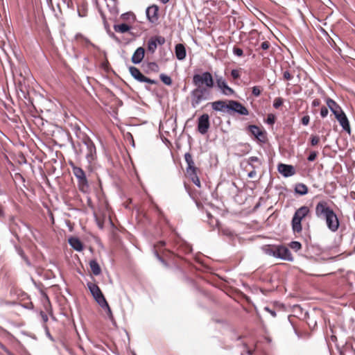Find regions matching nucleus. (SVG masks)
Returning <instances> with one entry per match:
<instances>
[{"mask_svg": "<svg viewBox=\"0 0 355 355\" xmlns=\"http://www.w3.org/2000/svg\"><path fill=\"white\" fill-rule=\"evenodd\" d=\"M264 309H265L267 312H268V313H270V314L273 318L276 317L277 314H276V312H275L274 310L270 309L269 307H268V306H266V307L264 308Z\"/></svg>", "mask_w": 355, "mask_h": 355, "instance_id": "nucleus-48", "label": "nucleus"}, {"mask_svg": "<svg viewBox=\"0 0 355 355\" xmlns=\"http://www.w3.org/2000/svg\"><path fill=\"white\" fill-rule=\"evenodd\" d=\"M75 39L78 42H83L85 44L89 43V40L80 33L76 34L75 36Z\"/></svg>", "mask_w": 355, "mask_h": 355, "instance_id": "nucleus-31", "label": "nucleus"}, {"mask_svg": "<svg viewBox=\"0 0 355 355\" xmlns=\"http://www.w3.org/2000/svg\"><path fill=\"white\" fill-rule=\"evenodd\" d=\"M231 76L234 79H238L240 78V72L237 69H232L231 71Z\"/></svg>", "mask_w": 355, "mask_h": 355, "instance_id": "nucleus-40", "label": "nucleus"}, {"mask_svg": "<svg viewBox=\"0 0 355 355\" xmlns=\"http://www.w3.org/2000/svg\"><path fill=\"white\" fill-rule=\"evenodd\" d=\"M254 162H257L259 164V166L261 165V162L260 161V159L257 157L252 156V157H250L248 158V164L250 166H251V167L252 168H256V166H254V164H253Z\"/></svg>", "mask_w": 355, "mask_h": 355, "instance_id": "nucleus-29", "label": "nucleus"}, {"mask_svg": "<svg viewBox=\"0 0 355 355\" xmlns=\"http://www.w3.org/2000/svg\"><path fill=\"white\" fill-rule=\"evenodd\" d=\"M233 52L234 53V55L239 56V57H241L243 55V51L240 48H236V47H234V49H233Z\"/></svg>", "mask_w": 355, "mask_h": 355, "instance_id": "nucleus-39", "label": "nucleus"}, {"mask_svg": "<svg viewBox=\"0 0 355 355\" xmlns=\"http://www.w3.org/2000/svg\"><path fill=\"white\" fill-rule=\"evenodd\" d=\"M100 306L104 309L108 316V318L111 320H114V317H113V314H112V310L107 303V301H105V304H102V305H100Z\"/></svg>", "mask_w": 355, "mask_h": 355, "instance_id": "nucleus-28", "label": "nucleus"}, {"mask_svg": "<svg viewBox=\"0 0 355 355\" xmlns=\"http://www.w3.org/2000/svg\"><path fill=\"white\" fill-rule=\"evenodd\" d=\"M320 141V138L317 135H312L311 137V144L312 146L317 145Z\"/></svg>", "mask_w": 355, "mask_h": 355, "instance_id": "nucleus-37", "label": "nucleus"}, {"mask_svg": "<svg viewBox=\"0 0 355 355\" xmlns=\"http://www.w3.org/2000/svg\"><path fill=\"white\" fill-rule=\"evenodd\" d=\"M211 107L214 110L217 112L229 111V101L226 103L224 101H216L211 103Z\"/></svg>", "mask_w": 355, "mask_h": 355, "instance_id": "nucleus-17", "label": "nucleus"}, {"mask_svg": "<svg viewBox=\"0 0 355 355\" xmlns=\"http://www.w3.org/2000/svg\"><path fill=\"white\" fill-rule=\"evenodd\" d=\"M150 65L151 66V69L154 71H157L158 69V66L155 62L150 63Z\"/></svg>", "mask_w": 355, "mask_h": 355, "instance_id": "nucleus-52", "label": "nucleus"}, {"mask_svg": "<svg viewBox=\"0 0 355 355\" xmlns=\"http://www.w3.org/2000/svg\"><path fill=\"white\" fill-rule=\"evenodd\" d=\"M69 243L75 250L80 252L83 250L81 241L76 237H71L69 239Z\"/></svg>", "mask_w": 355, "mask_h": 355, "instance_id": "nucleus-22", "label": "nucleus"}, {"mask_svg": "<svg viewBox=\"0 0 355 355\" xmlns=\"http://www.w3.org/2000/svg\"><path fill=\"white\" fill-rule=\"evenodd\" d=\"M313 107H318L320 105V101L319 99H314L311 103Z\"/></svg>", "mask_w": 355, "mask_h": 355, "instance_id": "nucleus-51", "label": "nucleus"}, {"mask_svg": "<svg viewBox=\"0 0 355 355\" xmlns=\"http://www.w3.org/2000/svg\"><path fill=\"white\" fill-rule=\"evenodd\" d=\"M275 245H265L261 247L262 251L267 255L273 257Z\"/></svg>", "mask_w": 355, "mask_h": 355, "instance_id": "nucleus-26", "label": "nucleus"}, {"mask_svg": "<svg viewBox=\"0 0 355 355\" xmlns=\"http://www.w3.org/2000/svg\"><path fill=\"white\" fill-rule=\"evenodd\" d=\"M187 170V174L189 176V178L191 180L192 178H194L195 177L198 176L197 175V170L198 168H193V169H186Z\"/></svg>", "mask_w": 355, "mask_h": 355, "instance_id": "nucleus-32", "label": "nucleus"}, {"mask_svg": "<svg viewBox=\"0 0 355 355\" xmlns=\"http://www.w3.org/2000/svg\"><path fill=\"white\" fill-rule=\"evenodd\" d=\"M328 113H329V111L326 107L323 106L321 107L320 115L322 118L326 117L327 116Z\"/></svg>", "mask_w": 355, "mask_h": 355, "instance_id": "nucleus-41", "label": "nucleus"}, {"mask_svg": "<svg viewBox=\"0 0 355 355\" xmlns=\"http://www.w3.org/2000/svg\"><path fill=\"white\" fill-rule=\"evenodd\" d=\"M252 92L254 96L257 97L261 94V91L259 86H254L252 89Z\"/></svg>", "mask_w": 355, "mask_h": 355, "instance_id": "nucleus-36", "label": "nucleus"}, {"mask_svg": "<svg viewBox=\"0 0 355 355\" xmlns=\"http://www.w3.org/2000/svg\"><path fill=\"white\" fill-rule=\"evenodd\" d=\"M316 157H317V153H316V152H315V151H313V152H311V153L309 154V157H308L307 159H308L309 162H313V161H314V160L316 159Z\"/></svg>", "mask_w": 355, "mask_h": 355, "instance_id": "nucleus-43", "label": "nucleus"}, {"mask_svg": "<svg viewBox=\"0 0 355 355\" xmlns=\"http://www.w3.org/2000/svg\"><path fill=\"white\" fill-rule=\"evenodd\" d=\"M229 111H232L243 116L249 114V112L245 106H243L241 103L234 100L229 101Z\"/></svg>", "mask_w": 355, "mask_h": 355, "instance_id": "nucleus-10", "label": "nucleus"}, {"mask_svg": "<svg viewBox=\"0 0 355 355\" xmlns=\"http://www.w3.org/2000/svg\"><path fill=\"white\" fill-rule=\"evenodd\" d=\"M248 129L252 135H253L259 141H266L265 133L258 126L255 125H250L248 126Z\"/></svg>", "mask_w": 355, "mask_h": 355, "instance_id": "nucleus-16", "label": "nucleus"}, {"mask_svg": "<svg viewBox=\"0 0 355 355\" xmlns=\"http://www.w3.org/2000/svg\"><path fill=\"white\" fill-rule=\"evenodd\" d=\"M113 28L116 33H125L131 29V26L127 24H121L114 25Z\"/></svg>", "mask_w": 355, "mask_h": 355, "instance_id": "nucleus-23", "label": "nucleus"}, {"mask_svg": "<svg viewBox=\"0 0 355 355\" xmlns=\"http://www.w3.org/2000/svg\"><path fill=\"white\" fill-rule=\"evenodd\" d=\"M309 121H310V116L309 115H305L302 118V123L304 125H307L309 123Z\"/></svg>", "mask_w": 355, "mask_h": 355, "instance_id": "nucleus-42", "label": "nucleus"}, {"mask_svg": "<svg viewBox=\"0 0 355 355\" xmlns=\"http://www.w3.org/2000/svg\"><path fill=\"white\" fill-rule=\"evenodd\" d=\"M129 71L131 76L137 81L141 83H147L150 84H156L157 81L146 77L141 71L135 67L131 66L129 67Z\"/></svg>", "mask_w": 355, "mask_h": 355, "instance_id": "nucleus-9", "label": "nucleus"}, {"mask_svg": "<svg viewBox=\"0 0 355 355\" xmlns=\"http://www.w3.org/2000/svg\"><path fill=\"white\" fill-rule=\"evenodd\" d=\"M276 117L273 114H268L266 119V123L270 125H273L275 122Z\"/></svg>", "mask_w": 355, "mask_h": 355, "instance_id": "nucleus-35", "label": "nucleus"}, {"mask_svg": "<svg viewBox=\"0 0 355 355\" xmlns=\"http://www.w3.org/2000/svg\"><path fill=\"white\" fill-rule=\"evenodd\" d=\"M45 297L46 298V300H47L48 302H49V297H48L46 295H45Z\"/></svg>", "mask_w": 355, "mask_h": 355, "instance_id": "nucleus-56", "label": "nucleus"}, {"mask_svg": "<svg viewBox=\"0 0 355 355\" xmlns=\"http://www.w3.org/2000/svg\"><path fill=\"white\" fill-rule=\"evenodd\" d=\"M83 142L86 147L85 157L89 163H92L96 158V150L95 145L89 137L85 138L83 140Z\"/></svg>", "mask_w": 355, "mask_h": 355, "instance_id": "nucleus-6", "label": "nucleus"}, {"mask_svg": "<svg viewBox=\"0 0 355 355\" xmlns=\"http://www.w3.org/2000/svg\"><path fill=\"white\" fill-rule=\"evenodd\" d=\"M191 180V181L193 182V183L196 186H197L198 188H200V187H201L200 181V179H199V178H198V176H196V177H195L194 178H192Z\"/></svg>", "mask_w": 355, "mask_h": 355, "instance_id": "nucleus-45", "label": "nucleus"}, {"mask_svg": "<svg viewBox=\"0 0 355 355\" xmlns=\"http://www.w3.org/2000/svg\"><path fill=\"white\" fill-rule=\"evenodd\" d=\"M216 83L220 92L225 95L230 96L234 93V90L228 86L225 79L222 76H215Z\"/></svg>", "mask_w": 355, "mask_h": 355, "instance_id": "nucleus-8", "label": "nucleus"}, {"mask_svg": "<svg viewBox=\"0 0 355 355\" xmlns=\"http://www.w3.org/2000/svg\"><path fill=\"white\" fill-rule=\"evenodd\" d=\"M87 288L89 290L91 294L93 297L96 300V302L98 304V305H102V304H105V298L101 291L100 288L95 284L92 282H88L87 284Z\"/></svg>", "mask_w": 355, "mask_h": 355, "instance_id": "nucleus-7", "label": "nucleus"}, {"mask_svg": "<svg viewBox=\"0 0 355 355\" xmlns=\"http://www.w3.org/2000/svg\"><path fill=\"white\" fill-rule=\"evenodd\" d=\"M269 47H270V44L267 41L262 42L261 44V48L263 50H267V49H268Z\"/></svg>", "mask_w": 355, "mask_h": 355, "instance_id": "nucleus-49", "label": "nucleus"}, {"mask_svg": "<svg viewBox=\"0 0 355 355\" xmlns=\"http://www.w3.org/2000/svg\"><path fill=\"white\" fill-rule=\"evenodd\" d=\"M145 50L143 47H139L134 52L131 60L134 64H139L144 59Z\"/></svg>", "mask_w": 355, "mask_h": 355, "instance_id": "nucleus-18", "label": "nucleus"}, {"mask_svg": "<svg viewBox=\"0 0 355 355\" xmlns=\"http://www.w3.org/2000/svg\"><path fill=\"white\" fill-rule=\"evenodd\" d=\"M327 107L330 109L332 113L336 116V114L343 112L339 105L333 99L328 98L326 100Z\"/></svg>", "mask_w": 355, "mask_h": 355, "instance_id": "nucleus-19", "label": "nucleus"}, {"mask_svg": "<svg viewBox=\"0 0 355 355\" xmlns=\"http://www.w3.org/2000/svg\"><path fill=\"white\" fill-rule=\"evenodd\" d=\"M256 175L257 173L255 171V168H252V170L250 173H248V176L250 178H253L256 176Z\"/></svg>", "mask_w": 355, "mask_h": 355, "instance_id": "nucleus-50", "label": "nucleus"}, {"mask_svg": "<svg viewBox=\"0 0 355 355\" xmlns=\"http://www.w3.org/2000/svg\"><path fill=\"white\" fill-rule=\"evenodd\" d=\"M44 319L45 320H47V317H46V315H45V316L44 317Z\"/></svg>", "mask_w": 355, "mask_h": 355, "instance_id": "nucleus-57", "label": "nucleus"}, {"mask_svg": "<svg viewBox=\"0 0 355 355\" xmlns=\"http://www.w3.org/2000/svg\"><path fill=\"white\" fill-rule=\"evenodd\" d=\"M162 3L165 4L169 1V0H161Z\"/></svg>", "mask_w": 355, "mask_h": 355, "instance_id": "nucleus-54", "label": "nucleus"}, {"mask_svg": "<svg viewBox=\"0 0 355 355\" xmlns=\"http://www.w3.org/2000/svg\"><path fill=\"white\" fill-rule=\"evenodd\" d=\"M336 119L339 122L340 125L342 126L343 129L345 130L347 132L350 134L351 129L349 121L347 117L344 112H342L335 116Z\"/></svg>", "mask_w": 355, "mask_h": 355, "instance_id": "nucleus-15", "label": "nucleus"}, {"mask_svg": "<svg viewBox=\"0 0 355 355\" xmlns=\"http://www.w3.org/2000/svg\"><path fill=\"white\" fill-rule=\"evenodd\" d=\"M290 247L294 250L295 251H298L299 250H300L302 248V245L300 242L298 241H292L291 243H290Z\"/></svg>", "mask_w": 355, "mask_h": 355, "instance_id": "nucleus-33", "label": "nucleus"}, {"mask_svg": "<svg viewBox=\"0 0 355 355\" xmlns=\"http://www.w3.org/2000/svg\"><path fill=\"white\" fill-rule=\"evenodd\" d=\"M279 256V245H275L273 257L278 258Z\"/></svg>", "mask_w": 355, "mask_h": 355, "instance_id": "nucleus-47", "label": "nucleus"}, {"mask_svg": "<svg viewBox=\"0 0 355 355\" xmlns=\"http://www.w3.org/2000/svg\"><path fill=\"white\" fill-rule=\"evenodd\" d=\"M165 42V38L162 36L157 35L152 37L148 42L147 49L151 53H154L157 46L164 44Z\"/></svg>", "mask_w": 355, "mask_h": 355, "instance_id": "nucleus-11", "label": "nucleus"}, {"mask_svg": "<svg viewBox=\"0 0 355 355\" xmlns=\"http://www.w3.org/2000/svg\"><path fill=\"white\" fill-rule=\"evenodd\" d=\"M207 217L211 219V221L209 222V223H213L212 216H211V214L209 213H207Z\"/></svg>", "mask_w": 355, "mask_h": 355, "instance_id": "nucleus-53", "label": "nucleus"}, {"mask_svg": "<svg viewBox=\"0 0 355 355\" xmlns=\"http://www.w3.org/2000/svg\"><path fill=\"white\" fill-rule=\"evenodd\" d=\"M283 104V99L280 97L275 98L273 101V107L275 109H278L279 107H281Z\"/></svg>", "mask_w": 355, "mask_h": 355, "instance_id": "nucleus-34", "label": "nucleus"}, {"mask_svg": "<svg viewBox=\"0 0 355 355\" xmlns=\"http://www.w3.org/2000/svg\"><path fill=\"white\" fill-rule=\"evenodd\" d=\"M283 77L285 80H289L292 79L293 76L288 71H285L283 73Z\"/></svg>", "mask_w": 355, "mask_h": 355, "instance_id": "nucleus-46", "label": "nucleus"}, {"mask_svg": "<svg viewBox=\"0 0 355 355\" xmlns=\"http://www.w3.org/2000/svg\"><path fill=\"white\" fill-rule=\"evenodd\" d=\"M89 267L92 272V273L97 276L99 275L101 272V267L98 263L96 260H91L89 261Z\"/></svg>", "mask_w": 355, "mask_h": 355, "instance_id": "nucleus-24", "label": "nucleus"}, {"mask_svg": "<svg viewBox=\"0 0 355 355\" xmlns=\"http://www.w3.org/2000/svg\"><path fill=\"white\" fill-rule=\"evenodd\" d=\"M191 106L196 107L202 101L208 98L209 92L206 88L198 87L193 89L191 93Z\"/></svg>", "mask_w": 355, "mask_h": 355, "instance_id": "nucleus-5", "label": "nucleus"}, {"mask_svg": "<svg viewBox=\"0 0 355 355\" xmlns=\"http://www.w3.org/2000/svg\"><path fill=\"white\" fill-rule=\"evenodd\" d=\"M3 214V211H2V209L0 207V216Z\"/></svg>", "mask_w": 355, "mask_h": 355, "instance_id": "nucleus-55", "label": "nucleus"}, {"mask_svg": "<svg viewBox=\"0 0 355 355\" xmlns=\"http://www.w3.org/2000/svg\"><path fill=\"white\" fill-rule=\"evenodd\" d=\"M209 128V117L207 114H204L198 118V130L202 135L207 132Z\"/></svg>", "mask_w": 355, "mask_h": 355, "instance_id": "nucleus-12", "label": "nucleus"}, {"mask_svg": "<svg viewBox=\"0 0 355 355\" xmlns=\"http://www.w3.org/2000/svg\"><path fill=\"white\" fill-rule=\"evenodd\" d=\"M193 83L198 87H202L205 85L207 88H212L214 85L213 76L208 71L203 72L201 74H195L193 76Z\"/></svg>", "mask_w": 355, "mask_h": 355, "instance_id": "nucleus-4", "label": "nucleus"}, {"mask_svg": "<svg viewBox=\"0 0 355 355\" xmlns=\"http://www.w3.org/2000/svg\"><path fill=\"white\" fill-rule=\"evenodd\" d=\"M315 216L325 220L328 229L335 232L340 226L337 215L326 201H320L315 206Z\"/></svg>", "mask_w": 355, "mask_h": 355, "instance_id": "nucleus-1", "label": "nucleus"}, {"mask_svg": "<svg viewBox=\"0 0 355 355\" xmlns=\"http://www.w3.org/2000/svg\"><path fill=\"white\" fill-rule=\"evenodd\" d=\"M279 259L286 260V261H293V256L288 250V248L284 245H279Z\"/></svg>", "mask_w": 355, "mask_h": 355, "instance_id": "nucleus-20", "label": "nucleus"}, {"mask_svg": "<svg viewBox=\"0 0 355 355\" xmlns=\"http://www.w3.org/2000/svg\"><path fill=\"white\" fill-rule=\"evenodd\" d=\"M215 222H216V225H218V220H215Z\"/></svg>", "mask_w": 355, "mask_h": 355, "instance_id": "nucleus-58", "label": "nucleus"}, {"mask_svg": "<svg viewBox=\"0 0 355 355\" xmlns=\"http://www.w3.org/2000/svg\"><path fill=\"white\" fill-rule=\"evenodd\" d=\"M158 10L159 8L156 5H153L151 6H149L146 9V16L150 22L155 24L157 21L159 17H158Z\"/></svg>", "mask_w": 355, "mask_h": 355, "instance_id": "nucleus-13", "label": "nucleus"}, {"mask_svg": "<svg viewBox=\"0 0 355 355\" xmlns=\"http://www.w3.org/2000/svg\"><path fill=\"white\" fill-rule=\"evenodd\" d=\"M295 191L300 195H305L308 193V188L305 184L300 183L296 185Z\"/></svg>", "mask_w": 355, "mask_h": 355, "instance_id": "nucleus-27", "label": "nucleus"}, {"mask_svg": "<svg viewBox=\"0 0 355 355\" xmlns=\"http://www.w3.org/2000/svg\"><path fill=\"white\" fill-rule=\"evenodd\" d=\"M191 180V181L193 182V183L196 186H197L198 188H200V187H201L200 181V179H199V178H198V176H196V177H195L194 178H192Z\"/></svg>", "mask_w": 355, "mask_h": 355, "instance_id": "nucleus-44", "label": "nucleus"}, {"mask_svg": "<svg viewBox=\"0 0 355 355\" xmlns=\"http://www.w3.org/2000/svg\"><path fill=\"white\" fill-rule=\"evenodd\" d=\"M184 159L187 164V169H193L196 168L195 166V163L193 160L192 156L189 153H187L184 155Z\"/></svg>", "mask_w": 355, "mask_h": 355, "instance_id": "nucleus-25", "label": "nucleus"}, {"mask_svg": "<svg viewBox=\"0 0 355 355\" xmlns=\"http://www.w3.org/2000/svg\"><path fill=\"white\" fill-rule=\"evenodd\" d=\"M17 251L18 254L21 256V257L23 259H24V261H25L28 264H29V261H28V260L27 257L25 256V254H24V252L23 250H22V249H21L20 248H17Z\"/></svg>", "mask_w": 355, "mask_h": 355, "instance_id": "nucleus-38", "label": "nucleus"}, {"mask_svg": "<svg viewBox=\"0 0 355 355\" xmlns=\"http://www.w3.org/2000/svg\"><path fill=\"white\" fill-rule=\"evenodd\" d=\"M175 55L180 60H182L186 57V49L183 44H178L175 48Z\"/></svg>", "mask_w": 355, "mask_h": 355, "instance_id": "nucleus-21", "label": "nucleus"}, {"mask_svg": "<svg viewBox=\"0 0 355 355\" xmlns=\"http://www.w3.org/2000/svg\"><path fill=\"white\" fill-rule=\"evenodd\" d=\"M72 168L73 173L78 180V187L80 191L86 193L88 191L89 186L85 171L78 166H76L73 162L69 163Z\"/></svg>", "mask_w": 355, "mask_h": 355, "instance_id": "nucleus-2", "label": "nucleus"}, {"mask_svg": "<svg viewBox=\"0 0 355 355\" xmlns=\"http://www.w3.org/2000/svg\"><path fill=\"white\" fill-rule=\"evenodd\" d=\"M309 209L306 206H302L295 213L292 219V228L294 232L300 233L302 230L301 222L309 213Z\"/></svg>", "mask_w": 355, "mask_h": 355, "instance_id": "nucleus-3", "label": "nucleus"}, {"mask_svg": "<svg viewBox=\"0 0 355 355\" xmlns=\"http://www.w3.org/2000/svg\"><path fill=\"white\" fill-rule=\"evenodd\" d=\"M159 78L161 79V80L166 85H171L172 84V80L170 76L164 74V73H161L159 75Z\"/></svg>", "mask_w": 355, "mask_h": 355, "instance_id": "nucleus-30", "label": "nucleus"}, {"mask_svg": "<svg viewBox=\"0 0 355 355\" xmlns=\"http://www.w3.org/2000/svg\"><path fill=\"white\" fill-rule=\"evenodd\" d=\"M277 169L279 173L286 178L291 177L295 173V170L292 165L279 164Z\"/></svg>", "mask_w": 355, "mask_h": 355, "instance_id": "nucleus-14", "label": "nucleus"}]
</instances>
